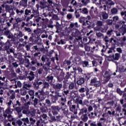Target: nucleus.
<instances>
[{"mask_svg":"<svg viewBox=\"0 0 126 126\" xmlns=\"http://www.w3.org/2000/svg\"><path fill=\"white\" fill-rule=\"evenodd\" d=\"M51 110L52 114L51 112L48 113L50 123L59 122V121L61 120V116H60V114H59V112H58V111L60 110V107H59V106L53 105L51 106Z\"/></svg>","mask_w":126,"mask_h":126,"instance_id":"obj_1","label":"nucleus"},{"mask_svg":"<svg viewBox=\"0 0 126 126\" xmlns=\"http://www.w3.org/2000/svg\"><path fill=\"white\" fill-rule=\"evenodd\" d=\"M50 83L48 82H43V87L41 90L38 91L39 93L40 94V96H42L41 98V101L45 100L46 99V96L49 95V92L47 91L46 92H44V89H49L50 88Z\"/></svg>","mask_w":126,"mask_h":126,"instance_id":"obj_2","label":"nucleus"},{"mask_svg":"<svg viewBox=\"0 0 126 126\" xmlns=\"http://www.w3.org/2000/svg\"><path fill=\"white\" fill-rule=\"evenodd\" d=\"M74 26L75 28H78L79 27V26H78V23L77 22H76L75 23H71L70 24V27L71 28V31H74L72 32V34L73 35V37L76 36H78L80 35V32L78 31V30L74 28Z\"/></svg>","mask_w":126,"mask_h":126,"instance_id":"obj_3","label":"nucleus"},{"mask_svg":"<svg viewBox=\"0 0 126 126\" xmlns=\"http://www.w3.org/2000/svg\"><path fill=\"white\" fill-rule=\"evenodd\" d=\"M9 44H10V41L8 40L6 42L5 46H4V51H6V54L7 55H10V53H12L13 55H16L15 50L13 48H10V46H9Z\"/></svg>","mask_w":126,"mask_h":126,"instance_id":"obj_4","label":"nucleus"},{"mask_svg":"<svg viewBox=\"0 0 126 126\" xmlns=\"http://www.w3.org/2000/svg\"><path fill=\"white\" fill-rule=\"evenodd\" d=\"M52 87L55 90V94H60V91L63 88V84L62 83H58L56 84H52Z\"/></svg>","mask_w":126,"mask_h":126,"instance_id":"obj_5","label":"nucleus"},{"mask_svg":"<svg viewBox=\"0 0 126 126\" xmlns=\"http://www.w3.org/2000/svg\"><path fill=\"white\" fill-rule=\"evenodd\" d=\"M41 60L42 62L43 63H46H46L44 64V65H46L47 67H51V63H52V62L50 60V58L47 57V56L43 55L41 57Z\"/></svg>","mask_w":126,"mask_h":126,"instance_id":"obj_6","label":"nucleus"},{"mask_svg":"<svg viewBox=\"0 0 126 126\" xmlns=\"http://www.w3.org/2000/svg\"><path fill=\"white\" fill-rule=\"evenodd\" d=\"M91 85L94 87H100L101 86V82L98 78L94 77L91 80Z\"/></svg>","mask_w":126,"mask_h":126,"instance_id":"obj_7","label":"nucleus"},{"mask_svg":"<svg viewBox=\"0 0 126 126\" xmlns=\"http://www.w3.org/2000/svg\"><path fill=\"white\" fill-rule=\"evenodd\" d=\"M101 1L104 4L107 5V7H109V6H112V5H115V2L113 1L112 0H99V4H101Z\"/></svg>","mask_w":126,"mask_h":126,"instance_id":"obj_8","label":"nucleus"},{"mask_svg":"<svg viewBox=\"0 0 126 126\" xmlns=\"http://www.w3.org/2000/svg\"><path fill=\"white\" fill-rule=\"evenodd\" d=\"M92 22L90 21L86 20V22H83V28L84 29H91L92 28V25H91Z\"/></svg>","mask_w":126,"mask_h":126,"instance_id":"obj_9","label":"nucleus"},{"mask_svg":"<svg viewBox=\"0 0 126 126\" xmlns=\"http://www.w3.org/2000/svg\"><path fill=\"white\" fill-rule=\"evenodd\" d=\"M27 117H33L36 116V109L34 108H31L28 112Z\"/></svg>","mask_w":126,"mask_h":126,"instance_id":"obj_10","label":"nucleus"},{"mask_svg":"<svg viewBox=\"0 0 126 126\" xmlns=\"http://www.w3.org/2000/svg\"><path fill=\"white\" fill-rule=\"evenodd\" d=\"M67 106L68 107H69V110L71 112H74V111H75L76 106L72 104V102H71V100L68 101Z\"/></svg>","mask_w":126,"mask_h":126,"instance_id":"obj_11","label":"nucleus"},{"mask_svg":"<svg viewBox=\"0 0 126 126\" xmlns=\"http://www.w3.org/2000/svg\"><path fill=\"white\" fill-rule=\"evenodd\" d=\"M54 96L51 97V101L52 103H57V101L59 100V97H62V94H55Z\"/></svg>","mask_w":126,"mask_h":126,"instance_id":"obj_12","label":"nucleus"},{"mask_svg":"<svg viewBox=\"0 0 126 126\" xmlns=\"http://www.w3.org/2000/svg\"><path fill=\"white\" fill-rule=\"evenodd\" d=\"M108 58H113V60L115 61H119L120 58H121V55L119 53H116L115 55L113 54L112 56L111 54L108 56Z\"/></svg>","mask_w":126,"mask_h":126,"instance_id":"obj_13","label":"nucleus"},{"mask_svg":"<svg viewBox=\"0 0 126 126\" xmlns=\"http://www.w3.org/2000/svg\"><path fill=\"white\" fill-rule=\"evenodd\" d=\"M20 108L21 109V112H22L23 114L27 115L28 111H29V107L23 106L20 107Z\"/></svg>","mask_w":126,"mask_h":126,"instance_id":"obj_14","label":"nucleus"},{"mask_svg":"<svg viewBox=\"0 0 126 126\" xmlns=\"http://www.w3.org/2000/svg\"><path fill=\"white\" fill-rule=\"evenodd\" d=\"M126 25H123L122 27H121L119 31L120 32V33L122 34V36H124L126 33Z\"/></svg>","mask_w":126,"mask_h":126,"instance_id":"obj_15","label":"nucleus"},{"mask_svg":"<svg viewBox=\"0 0 126 126\" xmlns=\"http://www.w3.org/2000/svg\"><path fill=\"white\" fill-rule=\"evenodd\" d=\"M105 82H108L111 79V75L109 74V72L106 71L103 75Z\"/></svg>","mask_w":126,"mask_h":126,"instance_id":"obj_16","label":"nucleus"},{"mask_svg":"<svg viewBox=\"0 0 126 126\" xmlns=\"http://www.w3.org/2000/svg\"><path fill=\"white\" fill-rule=\"evenodd\" d=\"M74 37H75V39H74L73 41L74 44H76V42H78L79 41H81V43H83V41H82V37H81V36H80V35H76Z\"/></svg>","mask_w":126,"mask_h":126,"instance_id":"obj_17","label":"nucleus"},{"mask_svg":"<svg viewBox=\"0 0 126 126\" xmlns=\"http://www.w3.org/2000/svg\"><path fill=\"white\" fill-rule=\"evenodd\" d=\"M28 78L30 81H32L35 79V74L34 72L31 71L29 73V76L28 77Z\"/></svg>","mask_w":126,"mask_h":126,"instance_id":"obj_18","label":"nucleus"},{"mask_svg":"<svg viewBox=\"0 0 126 126\" xmlns=\"http://www.w3.org/2000/svg\"><path fill=\"white\" fill-rule=\"evenodd\" d=\"M100 14L101 15L103 20H107L109 18V14L107 13L106 12H101L100 13Z\"/></svg>","mask_w":126,"mask_h":126,"instance_id":"obj_19","label":"nucleus"},{"mask_svg":"<svg viewBox=\"0 0 126 126\" xmlns=\"http://www.w3.org/2000/svg\"><path fill=\"white\" fill-rule=\"evenodd\" d=\"M75 104H77V107L78 108H79V104L83 105V101H82V99H79V98H76L75 101Z\"/></svg>","mask_w":126,"mask_h":126,"instance_id":"obj_20","label":"nucleus"},{"mask_svg":"<svg viewBox=\"0 0 126 126\" xmlns=\"http://www.w3.org/2000/svg\"><path fill=\"white\" fill-rule=\"evenodd\" d=\"M85 83V79L84 77L79 78L78 80L77 81V84L81 86Z\"/></svg>","mask_w":126,"mask_h":126,"instance_id":"obj_21","label":"nucleus"},{"mask_svg":"<svg viewBox=\"0 0 126 126\" xmlns=\"http://www.w3.org/2000/svg\"><path fill=\"white\" fill-rule=\"evenodd\" d=\"M13 107L14 108L15 110L16 108H21V102L18 100H17L16 103L13 104Z\"/></svg>","mask_w":126,"mask_h":126,"instance_id":"obj_22","label":"nucleus"},{"mask_svg":"<svg viewBox=\"0 0 126 126\" xmlns=\"http://www.w3.org/2000/svg\"><path fill=\"white\" fill-rule=\"evenodd\" d=\"M16 112L18 114V118L20 119L22 117V113H21V109H20V107H16L15 108Z\"/></svg>","mask_w":126,"mask_h":126,"instance_id":"obj_23","label":"nucleus"},{"mask_svg":"<svg viewBox=\"0 0 126 126\" xmlns=\"http://www.w3.org/2000/svg\"><path fill=\"white\" fill-rule=\"evenodd\" d=\"M81 120H82L83 122H84V123L87 122V121H88V115L87 114L82 115L81 117Z\"/></svg>","mask_w":126,"mask_h":126,"instance_id":"obj_24","label":"nucleus"},{"mask_svg":"<svg viewBox=\"0 0 126 126\" xmlns=\"http://www.w3.org/2000/svg\"><path fill=\"white\" fill-rule=\"evenodd\" d=\"M22 122H24V126H27L28 125H30V123L29 121V119L28 118V117H27L26 118H22L21 119Z\"/></svg>","mask_w":126,"mask_h":126,"instance_id":"obj_25","label":"nucleus"},{"mask_svg":"<svg viewBox=\"0 0 126 126\" xmlns=\"http://www.w3.org/2000/svg\"><path fill=\"white\" fill-rule=\"evenodd\" d=\"M86 113H87V108H83L80 110V112L79 113V116H81V115H84L85 114H86Z\"/></svg>","mask_w":126,"mask_h":126,"instance_id":"obj_26","label":"nucleus"},{"mask_svg":"<svg viewBox=\"0 0 126 126\" xmlns=\"http://www.w3.org/2000/svg\"><path fill=\"white\" fill-rule=\"evenodd\" d=\"M46 80L47 82H50V81L53 82V80H54V76H53L52 74L49 75L46 77Z\"/></svg>","mask_w":126,"mask_h":126,"instance_id":"obj_27","label":"nucleus"},{"mask_svg":"<svg viewBox=\"0 0 126 126\" xmlns=\"http://www.w3.org/2000/svg\"><path fill=\"white\" fill-rule=\"evenodd\" d=\"M29 94L31 96V98L32 99V100H33L34 98V95L35 94V91H34V90H30L29 91Z\"/></svg>","mask_w":126,"mask_h":126,"instance_id":"obj_28","label":"nucleus"},{"mask_svg":"<svg viewBox=\"0 0 126 126\" xmlns=\"http://www.w3.org/2000/svg\"><path fill=\"white\" fill-rule=\"evenodd\" d=\"M33 87L35 90H38L39 88H40V87L39 85L38 84V81H35L33 83Z\"/></svg>","mask_w":126,"mask_h":126,"instance_id":"obj_29","label":"nucleus"},{"mask_svg":"<svg viewBox=\"0 0 126 126\" xmlns=\"http://www.w3.org/2000/svg\"><path fill=\"white\" fill-rule=\"evenodd\" d=\"M62 111H63V114L65 115H67L68 114V109L66 106H64L63 107H62Z\"/></svg>","mask_w":126,"mask_h":126,"instance_id":"obj_30","label":"nucleus"},{"mask_svg":"<svg viewBox=\"0 0 126 126\" xmlns=\"http://www.w3.org/2000/svg\"><path fill=\"white\" fill-rule=\"evenodd\" d=\"M32 101L33 102V105L34 107H37V105H38V102H39V99L37 98H35L34 99H32Z\"/></svg>","mask_w":126,"mask_h":126,"instance_id":"obj_31","label":"nucleus"},{"mask_svg":"<svg viewBox=\"0 0 126 126\" xmlns=\"http://www.w3.org/2000/svg\"><path fill=\"white\" fill-rule=\"evenodd\" d=\"M96 26L98 27H102V26H104V22L101 21H97L96 22Z\"/></svg>","mask_w":126,"mask_h":126,"instance_id":"obj_32","label":"nucleus"},{"mask_svg":"<svg viewBox=\"0 0 126 126\" xmlns=\"http://www.w3.org/2000/svg\"><path fill=\"white\" fill-rule=\"evenodd\" d=\"M30 125H34L35 123H36V119H34L33 117H30Z\"/></svg>","mask_w":126,"mask_h":126,"instance_id":"obj_33","label":"nucleus"},{"mask_svg":"<svg viewBox=\"0 0 126 126\" xmlns=\"http://www.w3.org/2000/svg\"><path fill=\"white\" fill-rule=\"evenodd\" d=\"M121 15L122 17H123V19H124V20H125L126 22V11H122L121 12Z\"/></svg>","mask_w":126,"mask_h":126,"instance_id":"obj_34","label":"nucleus"},{"mask_svg":"<svg viewBox=\"0 0 126 126\" xmlns=\"http://www.w3.org/2000/svg\"><path fill=\"white\" fill-rule=\"evenodd\" d=\"M40 110L42 113H47V109L46 106L40 107Z\"/></svg>","mask_w":126,"mask_h":126,"instance_id":"obj_35","label":"nucleus"},{"mask_svg":"<svg viewBox=\"0 0 126 126\" xmlns=\"http://www.w3.org/2000/svg\"><path fill=\"white\" fill-rule=\"evenodd\" d=\"M119 71H120V72H125V71H126V68H125V66L122 65H120L119 66Z\"/></svg>","mask_w":126,"mask_h":126,"instance_id":"obj_36","label":"nucleus"},{"mask_svg":"<svg viewBox=\"0 0 126 126\" xmlns=\"http://www.w3.org/2000/svg\"><path fill=\"white\" fill-rule=\"evenodd\" d=\"M111 12L112 14H117L118 13V8H113L111 9Z\"/></svg>","mask_w":126,"mask_h":126,"instance_id":"obj_37","label":"nucleus"},{"mask_svg":"<svg viewBox=\"0 0 126 126\" xmlns=\"http://www.w3.org/2000/svg\"><path fill=\"white\" fill-rule=\"evenodd\" d=\"M88 45H89L88 43L85 44V49L86 52H90V46Z\"/></svg>","mask_w":126,"mask_h":126,"instance_id":"obj_38","label":"nucleus"},{"mask_svg":"<svg viewBox=\"0 0 126 126\" xmlns=\"http://www.w3.org/2000/svg\"><path fill=\"white\" fill-rule=\"evenodd\" d=\"M113 20L110 19H107L106 20L105 22L107 25H109V26H112L113 25Z\"/></svg>","mask_w":126,"mask_h":126,"instance_id":"obj_39","label":"nucleus"},{"mask_svg":"<svg viewBox=\"0 0 126 126\" xmlns=\"http://www.w3.org/2000/svg\"><path fill=\"white\" fill-rule=\"evenodd\" d=\"M57 79L59 82H62L63 80V76L60 75L57 77Z\"/></svg>","mask_w":126,"mask_h":126,"instance_id":"obj_40","label":"nucleus"},{"mask_svg":"<svg viewBox=\"0 0 126 126\" xmlns=\"http://www.w3.org/2000/svg\"><path fill=\"white\" fill-rule=\"evenodd\" d=\"M86 90H87V89L86 88L82 87L80 89H79L78 91L80 93H84Z\"/></svg>","mask_w":126,"mask_h":126,"instance_id":"obj_41","label":"nucleus"},{"mask_svg":"<svg viewBox=\"0 0 126 126\" xmlns=\"http://www.w3.org/2000/svg\"><path fill=\"white\" fill-rule=\"evenodd\" d=\"M45 103L46 104H47L48 107H51L52 106V102H51V100H50V99H46Z\"/></svg>","mask_w":126,"mask_h":126,"instance_id":"obj_42","label":"nucleus"},{"mask_svg":"<svg viewBox=\"0 0 126 126\" xmlns=\"http://www.w3.org/2000/svg\"><path fill=\"white\" fill-rule=\"evenodd\" d=\"M7 10H8V12L10 13V16L14 15V14H15V13H14V11H13V9L12 8L7 9Z\"/></svg>","mask_w":126,"mask_h":126,"instance_id":"obj_43","label":"nucleus"},{"mask_svg":"<svg viewBox=\"0 0 126 126\" xmlns=\"http://www.w3.org/2000/svg\"><path fill=\"white\" fill-rule=\"evenodd\" d=\"M16 12L17 14H18V15H21V14L24 13V10H21V11H20L19 10H18V9H17L16 10Z\"/></svg>","mask_w":126,"mask_h":126,"instance_id":"obj_44","label":"nucleus"},{"mask_svg":"<svg viewBox=\"0 0 126 126\" xmlns=\"http://www.w3.org/2000/svg\"><path fill=\"white\" fill-rule=\"evenodd\" d=\"M8 39H11V40H9L10 41V43L11 41H14V38H13V34L12 33H10L9 34L8 36H7Z\"/></svg>","mask_w":126,"mask_h":126,"instance_id":"obj_45","label":"nucleus"},{"mask_svg":"<svg viewBox=\"0 0 126 126\" xmlns=\"http://www.w3.org/2000/svg\"><path fill=\"white\" fill-rule=\"evenodd\" d=\"M68 88L70 90H72L74 88V83L71 82L69 85Z\"/></svg>","mask_w":126,"mask_h":126,"instance_id":"obj_46","label":"nucleus"},{"mask_svg":"<svg viewBox=\"0 0 126 126\" xmlns=\"http://www.w3.org/2000/svg\"><path fill=\"white\" fill-rule=\"evenodd\" d=\"M109 37L108 36L106 35L105 37L103 38L104 41L105 42V44L107 45L108 42H110V40L108 39Z\"/></svg>","mask_w":126,"mask_h":126,"instance_id":"obj_47","label":"nucleus"},{"mask_svg":"<svg viewBox=\"0 0 126 126\" xmlns=\"http://www.w3.org/2000/svg\"><path fill=\"white\" fill-rule=\"evenodd\" d=\"M5 113L6 114H12V112L11 110L10 107H8L7 109H6Z\"/></svg>","mask_w":126,"mask_h":126,"instance_id":"obj_48","label":"nucleus"},{"mask_svg":"<svg viewBox=\"0 0 126 126\" xmlns=\"http://www.w3.org/2000/svg\"><path fill=\"white\" fill-rule=\"evenodd\" d=\"M40 6L39 7H40V8H41L42 9H44V8H46V7H45V3L43 2L42 1L40 2Z\"/></svg>","mask_w":126,"mask_h":126,"instance_id":"obj_49","label":"nucleus"},{"mask_svg":"<svg viewBox=\"0 0 126 126\" xmlns=\"http://www.w3.org/2000/svg\"><path fill=\"white\" fill-rule=\"evenodd\" d=\"M57 44H58V45H60V44H62V45H64V44H65V41L64 39H61L60 41L57 42Z\"/></svg>","mask_w":126,"mask_h":126,"instance_id":"obj_50","label":"nucleus"},{"mask_svg":"<svg viewBox=\"0 0 126 126\" xmlns=\"http://www.w3.org/2000/svg\"><path fill=\"white\" fill-rule=\"evenodd\" d=\"M116 92H117L118 94H119V95H120V96H122V95H123V91L121 90V89L117 88Z\"/></svg>","mask_w":126,"mask_h":126,"instance_id":"obj_51","label":"nucleus"},{"mask_svg":"<svg viewBox=\"0 0 126 126\" xmlns=\"http://www.w3.org/2000/svg\"><path fill=\"white\" fill-rule=\"evenodd\" d=\"M96 36L98 37V38H101V37H103V36H104V34L100 32H96Z\"/></svg>","mask_w":126,"mask_h":126,"instance_id":"obj_52","label":"nucleus"},{"mask_svg":"<svg viewBox=\"0 0 126 126\" xmlns=\"http://www.w3.org/2000/svg\"><path fill=\"white\" fill-rule=\"evenodd\" d=\"M16 124H17L19 126H21L23 125V122L20 120H18L16 121Z\"/></svg>","mask_w":126,"mask_h":126,"instance_id":"obj_53","label":"nucleus"},{"mask_svg":"<svg viewBox=\"0 0 126 126\" xmlns=\"http://www.w3.org/2000/svg\"><path fill=\"white\" fill-rule=\"evenodd\" d=\"M25 30L26 32H28V33L32 32V30L30 28L25 27Z\"/></svg>","mask_w":126,"mask_h":126,"instance_id":"obj_54","label":"nucleus"},{"mask_svg":"<svg viewBox=\"0 0 126 126\" xmlns=\"http://www.w3.org/2000/svg\"><path fill=\"white\" fill-rule=\"evenodd\" d=\"M66 18H67V19H72V18H73V16L72 15V14L69 13L67 15Z\"/></svg>","mask_w":126,"mask_h":126,"instance_id":"obj_55","label":"nucleus"},{"mask_svg":"<svg viewBox=\"0 0 126 126\" xmlns=\"http://www.w3.org/2000/svg\"><path fill=\"white\" fill-rule=\"evenodd\" d=\"M12 64L13 67H15V68H16L17 67H18V66L19 65L17 63V62H13V63H12Z\"/></svg>","mask_w":126,"mask_h":126,"instance_id":"obj_56","label":"nucleus"},{"mask_svg":"<svg viewBox=\"0 0 126 126\" xmlns=\"http://www.w3.org/2000/svg\"><path fill=\"white\" fill-rule=\"evenodd\" d=\"M11 33V32H10V31H5L4 32V35H5V36H6V37H7L9 34H10Z\"/></svg>","mask_w":126,"mask_h":126,"instance_id":"obj_57","label":"nucleus"},{"mask_svg":"<svg viewBox=\"0 0 126 126\" xmlns=\"http://www.w3.org/2000/svg\"><path fill=\"white\" fill-rule=\"evenodd\" d=\"M31 60L32 61L31 62V63L33 65H34L36 64V63H37V59H31Z\"/></svg>","mask_w":126,"mask_h":126,"instance_id":"obj_58","label":"nucleus"},{"mask_svg":"<svg viewBox=\"0 0 126 126\" xmlns=\"http://www.w3.org/2000/svg\"><path fill=\"white\" fill-rule=\"evenodd\" d=\"M84 67H86L88 65H89V63L88 61H84L83 63Z\"/></svg>","mask_w":126,"mask_h":126,"instance_id":"obj_59","label":"nucleus"},{"mask_svg":"<svg viewBox=\"0 0 126 126\" xmlns=\"http://www.w3.org/2000/svg\"><path fill=\"white\" fill-rule=\"evenodd\" d=\"M82 11L84 14H88V10L87 8H83Z\"/></svg>","mask_w":126,"mask_h":126,"instance_id":"obj_60","label":"nucleus"},{"mask_svg":"<svg viewBox=\"0 0 126 126\" xmlns=\"http://www.w3.org/2000/svg\"><path fill=\"white\" fill-rule=\"evenodd\" d=\"M29 13H31V10H28V9H26L25 11V15H28Z\"/></svg>","mask_w":126,"mask_h":126,"instance_id":"obj_61","label":"nucleus"},{"mask_svg":"<svg viewBox=\"0 0 126 126\" xmlns=\"http://www.w3.org/2000/svg\"><path fill=\"white\" fill-rule=\"evenodd\" d=\"M24 34L22 33V32L19 31V33L18 34V38H21L22 36H23Z\"/></svg>","mask_w":126,"mask_h":126,"instance_id":"obj_62","label":"nucleus"},{"mask_svg":"<svg viewBox=\"0 0 126 126\" xmlns=\"http://www.w3.org/2000/svg\"><path fill=\"white\" fill-rule=\"evenodd\" d=\"M113 21H114V22H117L118 20H119V16H116L113 17Z\"/></svg>","mask_w":126,"mask_h":126,"instance_id":"obj_63","label":"nucleus"},{"mask_svg":"<svg viewBox=\"0 0 126 126\" xmlns=\"http://www.w3.org/2000/svg\"><path fill=\"white\" fill-rule=\"evenodd\" d=\"M21 94L23 96H24L27 94V92L25 90H21Z\"/></svg>","mask_w":126,"mask_h":126,"instance_id":"obj_64","label":"nucleus"}]
</instances>
